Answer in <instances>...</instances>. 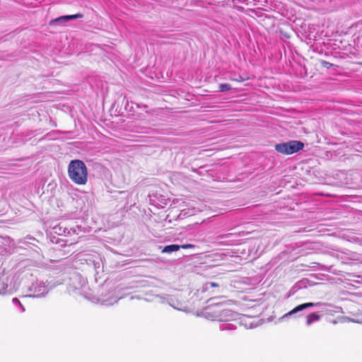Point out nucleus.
<instances>
[{
  "label": "nucleus",
  "mask_w": 362,
  "mask_h": 362,
  "mask_svg": "<svg viewBox=\"0 0 362 362\" xmlns=\"http://www.w3.org/2000/svg\"><path fill=\"white\" fill-rule=\"evenodd\" d=\"M68 175L71 180L78 185H86L88 181V169L81 160H71L68 165Z\"/></svg>",
  "instance_id": "obj_1"
},
{
  "label": "nucleus",
  "mask_w": 362,
  "mask_h": 362,
  "mask_svg": "<svg viewBox=\"0 0 362 362\" xmlns=\"http://www.w3.org/2000/svg\"><path fill=\"white\" fill-rule=\"evenodd\" d=\"M303 147L304 144L300 141L291 140L287 142L276 144L274 148L278 153L291 155L300 151Z\"/></svg>",
  "instance_id": "obj_2"
},
{
  "label": "nucleus",
  "mask_w": 362,
  "mask_h": 362,
  "mask_svg": "<svg viewBox=\"0 0 362 362\" xmlns=\"http://www.w3.org/2000/svg\"><path fill=\"white\" fill-rule=\"evenodd\" d=\"M174 298L170 300V304L175 309L180 310H188L191 309L190 305L185 300V296H173Z\"/></svg>",
  "instance_id": "obj_3"
},
{
  "label": "nucleus",
  "mask_w": 362,
  "mask_h": 362,
  "mask_svg": "<svg viewBox=\"0 0 362 362\" xmlns=\"http://www.w3.org/2000/svg\"><path fill=\"white\" fill-rule=\"evenodd\" d=\"M317 284H311L310 281L307 279H303L296 282L288 292V294H295L297 292H304L308 286H315Z\"/></svg>",
  "instance_id": "obj_4"
},
{
  "label": "nucleus",
  "mask_w": 362,
  "mask_h": 362,
  "mask_svg": "<svg viewBox=\"0 0 362 362\" xmlns=\"http://www.w3.org/2000/svg\"><path fill=\"white\" fill-rule=\"evenodd\" d=\"M28 291L33 293H39V294H45L49 292L45 283L42 281H36L29 286Z\"/></svg>",
  "instance_id": "obj_5"
},
{
  "label": "nucleus",
  "mask_w": 362,
  "mask_h": 362,
  "mask_svg": "<svg viewBox=\"0 0 362 362\" xmlns=\"http://www.w3.org/2000/svg\"><path fill=\"white\" fill-rule=\"evenodd\" d=\"M317 304L318 303H316V305H317ZM314 305H315V304L313 303H303V304L299 305L296 306V308H294L291 311H289L288 313H286L284 315V317L293 315L294 313H296L297 312L301 311V310H304L305 308H310V307H313Z\"/></svg>",
  "instance_id": "obj_6"
},
{
  "label": "nucleus",
  "mask_w": 362,
  "mask_h": 362,
  "mask_svg": "<svg viewBox=\"0 0 362 362\" xmlns=\"http://www.w3.org/2000/svg\"><path fill=\"white\" fill-rule=\"evenodd\" d=\"M259 303V301L257 302L255 300H247L245 298H243L242 301L239 302L240 306L245 308H252Z\"/></svg>",
  "instance_id": "obj_7"
},
{
  "label": "nucleus",
  "mask_w": 362,
  "mask_h": 362,
  "mask_svg": "<svg viewBox=\"0 0 362 362\" xmlns=\"http://www.w3.org/2000/svg\"><path fill=\"white\" fill-rule=\"evenodd\" d=\"M71 20H74L73 15L62 16L57 18L54 20H52L50 21L49 24L52 25L53 23H63L67 22Z\"/></svg>",
  "instance_id": "obj_8"
},
{
  "label": "nucleus",
  "mask_w": 362,
  "mask_h": 362,
  "mask_svg": "<svg viewBox=\"0 0 362 362\" xmlns=\"http://www.w3.org/2000/svg\"><path fill=\"white\" fill-rule=\"evenodd\" d=\"M320 319V315L316 313H311L307 316L306 325H310L313 322L318 321Z\"/></svg>",
  "instance_id": "obj_9"
},
{
  "label": "nucleus",
  "mask_w": 362,
  "mask_h": 362,
  "mask_svg": "<svg viewBox=\"0 0 362 362\" xmlns=\"http://www.w3.org/2000/svg\"><path fill=\"white\" fill-rule=\"evenodd\" d=\"M221 298H222V296H216V297L210 298L207 302L213 301L211 305H223V304L231 305L233 303L231 300H228L227 302L226 300L218 301V300L221 299Z\"/></svg>",
  "instance_id": "obj_10"
},
{
  "label": "nucleus",
  "mask_w": 362,
  "mask_h": 362,
  "mask_svg": "<svg viewBox=\"0 0 362 362\" xmlns=\"http://www.w3.org/2000/svg\"><path fill=\"white\" fill-rule=\"evenodd\" d=\"M180 246L179 245H166L162 250V252L170 253L179 250Z\"/></svg>",
  "instance_id": "obj_11"
},
{
  "label": "nucleus",
  "mask_w": 362,
  "mask_h": 362,
  "mask_svg": "<svg viewBox=\"0 0 362 362\" xmlns=\"http://www.w3.org/2000/svg\"><path fill=\"white\" fill-rule=\"evenodd\" d=\"M218 285L216 283L206 282L203 285L202 288V293L208 292L210 291V289L211 288L218 287Z\"/></svg>",
  "instance_id": "obj_12"
},
{
  "label": "nucleus",
  "mask_w": 362,
  "mask_h": 362,
  "mask_svg": "<svg viewBox=\"0 0 362 362\" xmlns=\"http://www.w3.org/2000/svg\"><path fill=\"white\" fill-rule=\"evenodd\" d=\"M218 88L219 92H227L232 89L230 85L228 83H221Z\"/></svg>",
  "instance_id": "obj_13"
},
{
  "label": "nucleus",
  "mask_w": 362,
  "mask_h": 362,
  "mask_svg": "<svg viewBox=\"0 0 362 362\" xmlns=\"http://www.w3.org/2000/svg\"><path fill=\"white\" fill-rule=\"evenodd\" d=\"M230 79L238 82H243L245 81V80H247L248 78H244L241 76H236L235 74H234L233 76L230 77Z\"/></svg>",
  "instance_id": "obj_14"
},
{
  "label": "nucleus",
  "mask_w": 362,
  "mask_h": 362,
  "mask_svg": "<svg viewBox=\"0 0 362 362\" xmlns=\"http://www.w3.org/2000/svg\"><path fill=\"white\" fill-rule=\"evenodd\" d=\"M233 233H225V234H221V235H218L216 238L218 240H221V239H223V238H229L230 236L233 235Z\"/></svg>",
  "instance_id": "obj_15"
},
{
  "label": "nucleus",
  "mask_w": 362,
  "mask_h": 362,
  "mask_svg": "<svg viewBox=\"0 0 362 362\" xmlns=\"http://www.w3.org/2000/svg\"><path fill=\"white\" fill-rule=\"evenodd\" d=\"M321 64L323 67H325L327 69H329L331 66H332V64H331L328 62L324 61V60L322 61Z\"/></svg>",
  "instance_id": "obj_16"
},
{
  "label": "nucleus",
  "mask_w": 362,
  "mask_h": 362,
  "mask_svg": "<svg viewBox=\"0 0 362 362\" xmlns=\"http://www.w3.org/2000/svg\"><path fill=\"white\" fill-rule=\"evenodd\" d=\"M180 248H183V249L194 248V247H195V245H194L192 244H185V245H180Z\"/></svg>",
  "instance_id": "obj_17"
},
{
  "label": "nucleus",
  "mask_w": 362,
  "mask_h": 362,
  "mask_svg": "<svg viewBox=\"0 0 362 362\" xmlns=\"http://www.w3.org/2000/svg\"><path fill=\"white\" fill-rule=\"evenodd\" d=\"M204 166H201L198 170H194V172H197L199 175H204V173L202 171V169H204Z\"/></svg>",
  "instance_id": "obj_18"
},
{
  "label": "nucleus",
  "mask_w": 362,
  "mask_h": 362,
  "mask_svg": "<svg viewBox=\"0 0 362 362\" xmlns=\"http://www.w3.org/2000/svg\"><path fill=\"white\" fill-rule=\"evenodd\" d=\"M74 16V19H78V18H83V15L82 13H76V14H74L73 15Z\"/></svg>",
  "instance_id": "obj_19"
},
{
  "label": "nucleus",
  "mask_w": 362,
  "mask_h": 362,
  "mask_svg": "<svg viewBox=\"0 0 362 362\" xmlns=\"http://www.w3.org/2000/svg\"><path fill=\"white\" fill-rule=\"evenodd\" d=\"M54 230H55V233H58L59 234H60V230H61V228L60 227H54Z\"/></svg>",
  "instance_id": "obj_20"
},
{
  "label": "nucleus",
  "mask_w": 362,
  "mask_h": 362,
  "mask_svg": "<svg viewBox=\"0 0 362 362\" xmlns=\"http://www.w3.org/2000/svg\"><path fill=\"white\" fill-rule=\"evenodd\" d=\"M93 297L94 298L91 300L92 301H93V302H96V301L98 302L99 301V300L95 298V297H97V296H93Z\"/></svg>",
  "instance_id": "obj_21"
},
{
  "label": "nucleus",
  "mask_w": 362,
  "mask_h": 362,
  "mask_svg": "<svg viewBox=\"0 0 362 362\" xmlns=\"http://www.w3.org/2000/svg\"><path fill=\"white\" fill-rule=\"evenodd\" d=\"M13 301L19 303L18 298H16L13 299Z\"/></svg>",
  "instance_id": "obj_22"
},
{
  "label": "nucleus",
  "mask_w": 362,
  "mask_h": 362,
  "mask_svg": "<svg viewBox=\"0 0 362 362\" xmlns=\"http://www.w3.org/2000/svg\"><path fill=\"white\" fill-rule=\"evenodd\" d=\"M5 291H2L1 290H0V294H2V293H4Z\"/></svg>",
  "instance_id": "obj_23"
},
{
  "label": "nucleus",
  "mask_w": 362,
  "mask_h": 362,
  "mask_svg": "<svg viewBox=\"0 0 362 362\" xmlns=\"http://www.w3.org/2000/svg\"><path fill=\"white\" fill-rule=\"evenodd\" d=\"M144 107L146 108L147 107V105H143Z\"/></svg>",
  "instance_id": "obj_24"
},
{
  "label": "nucleus",
  "mask_w": 362,
  "mask_h": 362,
  "mask_svg": "<svg viewBox=\"0 0 362 362\" xmlns=\"http://www.w3.org/2000/svg\"><path fill=\"white\" fill-rule=\"evenodd\" d=\"M25 296L26 297L27 296ZM28 296H29V297H31L32 296H31V295H29Z\"/></svg>",
  "instance_id": "obj_25"
}]
</instances>
